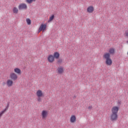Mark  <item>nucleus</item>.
I'll list each match as a JSON object with an SVG mask.
<instances>
[{"mask_svg":"<svg viewBox=\"0 0 128 128\" xmlns=\"http://www.w3.org/2000/svg\"><path fill=\"white\" fill-rule=\"evenodd\" d=\"M14 72H16V74H18L19 76L22 74V70H20L18 68H14Z\"/></svg>","mask_w":128,"mask_h":128,"instance_id":"obj_15","label":"nucleus"},{"mask_svg":"<svg viewBox=\"0 0 128 128\" xmlns=\"http://www.w3.org/2000/svg\"><path fill=\"white\" fill-rule=\"evenodd\" d=\"M42 97H38V98L37 100L38 102H42Z\"/></svg>","mask_w":128,"mask_h":128,"instance_id":"obj_23","label":"nucleus"},{"mask_svg":"<svg viewBox=\"0 0 128 128\" xmlns=\"http://www.w3.org/2000/svg\"><path fill=\"white\" fill-rule=\"evenodd\" d=\"M118 104H122L120 100H118Z\"/></svg>","mask_w":128,"mask_h":128,"instance_id":"obj_26","label":"nucleus"},{"mask_svg":"<svg viewBox=\"0 0 128 128\" xmlns=\"http://www.w3.org/2000/svg\"><path fill=\"white\" fill-rule=\"evenodd\" d=\"M18 8L20 10H28V6H26V4L24 3L20 4Z\"/></svg>","mask_w":128,"mask_h":128,"instance_id":"obj_5","label":"nucleus"},{"mask_svg":"<svg viewBox=\"0 0 128 128\" xmlns=\"http://www.w3.org/2000/svg\"><path fill=\"white\" fill-rule=\"evenodd\" d=\"M92 106H89L88 107V110H92Z\"/></svg>","mask_w":128,"mask_h":128,"instance_id":"obj_25","label":"nucleus"},{"mask_svg":"<svg viewBox=\"0 0 128 128\" xmlns=\"http://www.w3.org/2000/svg\"><path fill=\"white\" fill-rule=\"evenodd\" d=\"M6 112V111L5 110H4L1 112H0V118H2V114H4V112Z\"/></svg>","mask_w":128,"mask_h":128,"instance_id":"obj_22","label":"nucleus"},{"mask_svg":"<svg viewBox=\"0 0 128 128\" xmlns=\"http://www.w3.org/2000/svg\"><path fill=\"white\" fill-rule=\"evenodd\" d=\"M58 72L60 74H64V66H60L58 67L57 68Z\"/></svg>","mask_w":128,"mask_h":128,"instance_id":"obj_10","label":"nucleus"},{"mask_svg":"<svg viewBox=\"0 0 128 128\" xmlns=\"http://www.w3.org/2000/svg\"><path fill=\"white\" fill-rule=\"evenodd\" d=\"M10 78L12 80H18V75L14 72H12L10 74Z\"/></svg>","mask_w":128,"mask_h":128,"instance_id":"obj_7","label":"nucleus"},{"mask_svg":"<svg viewBox=\"0 0 128 128\" xmlns=\"http://www.w3.org/2000/svg\"><path fill=\"white\" fill-rule=\"evenodd\" d=\"M36 94L38 96V98H44V94L42 93V90H38L36 92Z\"/></svg>","mask_w":128,"mask_h":128,"instance_id":"obj_8","label":"nucleus"},{"mask_svg":"<svg viewBox=\"0 0 128 128\" xmlns=\"http://www.w3.org/2000/svg\"><path fill=\"white\" fill-rule=\"evenodd\" d=\"M42 118L44 120H45V118H46L48 116V111L46 110H43L42 112Z\"/></svg>","mask_w":128,"mask_h":128,"instance_id":"obj_9","label":"nucleus"},{"mask_svg":"<svg viewBox=\"0 0 128 128\" xmlns=\"http://www.w3.org/2000/svg\"><path fill=\"white\" fill-rule=\"evenodd\" d=\"M6 84L8 88H10V86H12V84H14V81L12 80H8L6 82Z\"/></svg>","mask_w":128,"mask_h":128,"instance_id":"obj_13","label":"nucleus"},{"mask_svg":"<svg viewBox=\"0 0 128 128\" xmlns=\"http://www.w3.org/2000/svg\"><path fill=\"white\" fill-rule=\"evenodd\" d=\"M62 62V59L59 58L58 60H57L56 64H60Z\"/></svg>","mask_w":128,"mask_h":128,"instance_id":"obj_21","label":"nucleus"},{"mask_svg":"<svg viewBox=\"0 0 128 128\" xmlns=\"http://www.w3.org/2000/svg\"><path fill=\"white\" fill-rule=\"evenodd\" d=\"M13 12L14 14H18V8L16 7H14L13 8Z\"/></svg>","mask_w":128,"mask_h":128,"instance_id":"obj_19","label":"nucleus"},{"mask_svg":"<svg viewBox=\"0 0 128 128\" xmlns=\"http://www.w3.org/2000/svg\"><path fill=\"white\" fill-rule=\"evenodd\" d=\"M94 8L92 6H90L87 8V12L89 14H92L94 12Z\"/></svg>","mask_w":128,"mask_h":128,"instance_id":"obj_12","label":"nucleus"},{"mask_svg":"<svg viewBox=\"0 0 128 128\" xmlns=\"http://www.w3.org/2000/svg\"><path fill=\"white\" fill-rule=\"evenodd\" d=\"M70 122L72 124H74L76 122V117L74 115H72L70 118Z\"/></svg>","mask_w":128,"mask_h":128,"instance_id":"obj_14","label":"nucleus"},{"mask_svg":"<svg viewBox=\"0 0 128 128\" xmlns=\"http://www.w3.org/2000/svg\"><path fill=\"white\" fill-rule=\"evenodd\" d=\"M103 58L106 60L105 64L106 66H112V60L110 58V55H106L104 54Z\"/></svg>","mask_w":128,"mask_h":128,"instance_id":"obj_2","label":"nucleus"},{"mask_svg":"<svg viewBox=\"0 0 128 128\" xmlns=\"http://www.w3.org/2000/svg\"><path fill=\"white\" fill-rule=\"evenodd\" d=\"M126 36H128V30L125 32Z\"/></svg>","mask_w":128,"mask_h":128,"instance_id":"obj_24","label":"nucleus"},{"mask_svg":"<svg viewBox=\"0 0 128 128\" xmlns=\"http://www.w3.org/2000/svg\"><path fill=\"white\" fill-rule=\"evenodd\" d=\"M36 0H26V2L28 4H32L34 2H36Z\"/></svg>","mask_w":128,"mask_h":128,"instance_id":"obj_17","label":"nucleus"},{"mask_svg":"<svg viewBox=\"0 0 128 128\" xmlns=\"http://www.w3.org/2000/svg\"><path fill=\"white\" fill-rule=\"evenodd\" d=\"M6 82H3L2 85H3V86H6Z\"/></svg>","mask_w":128,"mask_h":128,"instance_id":"obj_27","label":"nucleus"},{"mask_svg":"<svg viewBox=\"0 0 128 128\" xmlns=\"http://www.w3.org/2000/svg\"><path fill=\"white\" fill-rule=\"evenodd\" d=\"M120 110V107L118 106H113L112 108V114L110 118L111 122H116L118 120V112Z\"/></svg>","mask_w":128,"mask_h":128,"instance_id":"obj_1","label":"nucleus"},{"mask_svg":"<svg viewBox=\"0 0 128 128\" xmlns=\"http://www.w3.org/2000/svg\"><path fill=\"white\" fill-rule=\"evenodd\" d=\"M60 52H56L53 54V56L56 60H58V58H60Z\"/></svg>","mask_w":128,"mask_h":128,"instance_id":"obj_11","label":"nucleus"},{"mask_svg":"<svg viewBox=\"0 0 128 128\" xmlns=\"http://www.w3.org/2000/svg\"><path fill=\"white\" fill-rule=\"evenodd\" d=\"M76 98V96H74V98Z\"/></svg>","mask_w":128,"mask_h":128,"instance_id":"obj_28","label":"nucleus"},{"mask_svg":"<svg viewBox=\"0 0 128 128\" xmlns=\"http://www.w3.org/2000/svg\"><path fill=\"white\" fill-rule=\"evenodd\" d=\"M10 102H8L7 105L6 106V108L4 109V110H5L6 112V110H8V108L10 107Z\"/></svg>","mask_w":128,"mask_h":128,"instance_id":"obj_20","label":"nucleus"},{"mask_svg":"<svg viewBox=\"0 0 128 128\" xmlns=\"http://www.w3.org/2000/svg\"><path fill=\"white\" fill-rule=\"evenodd\" d=\"M42 30L43 32L46 30V24H42L38 30V34H40V32Z\"/></svg>","mask_w":128,"mask_h":128,"instance_id":"obj_3","label":"nucleus"},{"mask_svg":"<svg viewBox=\"0 0 128 128\" xmlns=\"http://www.w3.org/2000/svg\"><path fill=\"white\" fill-rule=\"evenodd\" d=\"M116 54V50L113 48H110L108 50V52H106L104 54L106 56H110V54Z\"/></svg>","mask_w":128,"mask_h":128,"instance_id":"obj_4","label":"nucleus"},{"mask_svg":"<svg viewBox=\"0 0 128 128\" xmlns=\"http://www.w3.org/2000/svg\"><path fill=\"white\" fill-rule=\"evenodd\" d=\"M47 60L48 62H50V64H52L54 62V56L52 54H50L48 55Z\"/></svg>","mask_w":128,"mask_h":128,"instance_id":"obj_6","label":"nucleus"},{"mask_svg":"<svg viewBox=\"0 0 128 128\" xmlns=\"http://www.w3.org/2000/svg\"><path fill=\"white\" fill-rule=\"evenodd\" d=\"M54 20V14H52L49 18V20L48 21V22H52V20Z\"/></svg>","mask_w":128,"mask_h":128,"instance_id":"obj_16","label":"nucleus"},{"mask_svg":"<svg viewBox=\"0 0 128 128\" xmlns=\"http://www.w3.org/2000/svg\"><path fill=\"white\" fill-rule=\"evenodd\" d=\"M26 22L27 24H28V26L32 24V20H30V19L26 18Z\"/></svg>","mask_w":128,"mask_h":128,"instance_id":"obj_18","label":"nucleus"}]
</instances>
